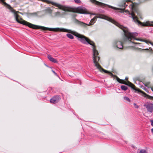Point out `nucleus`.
I'll return each instance as SVG.
<instances>
[{"instance_id":"obj_17","label":"nucleus","mask_w":153,"mask_h":153,"mask_svg":"<svg viewBox=\"0 0 153 153\" xmlns=\"http://www.w3.org/2000/svg\"><path fill=\"white\" fill-rule=\"evenodd\" d=\"M55 16H56L61 17V14L60 12H57L55 13Z\"/></svg>"},{"instance_id":"obj_7","label":"nucleus","mask_w":153,"mask_h":153,"mask_svg":"<svg viewBox=\"0 0 153 153\" xmlns=\"http://www.w3.org/2000/svg\"><path fill=\"white\" fill-rule=\"evenodd\" d=\"M90 1L93 3L94 4H95L101 6H108L109 7L111 8L112 9H114L115 10H120L124 12V9H121V8H118L113 6H112L110 5H109L106 4H103V3L100 2H99L96 0H90Z\"/></svg>"},{"instance_id":"obj_5","label":"nucleus","mask_w":153,"mask_h":153,"mask_svg":"<svg viewBox=\"0 0 153 153\" xmlns=\"http://www.w3.org/2000/svg\"><path fill=\"white\" fill-rule=\"evenodd\" d=\"M97 16H95L90 21V22H89L88 24H87L84 22H82L79 21H78V24L79 25H81V26H83L84 27H85L87 26H90L92 25L95 23V22L97 21V19L98 18L106 20L112 22L114 25L115 24L116 21L114 20H113V19H111L110 17H108L107 16H105L102 14H97Z\"/></svg>"},{"instance_id":"obj_24","label":"nucleus","mask_w":153,"mask_h":153,"mask_svg":"<svg viewBox=\"0 0 153 153\" xmlns=\"http://www.w3.org/2000/svg\"><path fill=\"white\" fill-rule=\"evenodd\" d=\"M134 105L135 108H138V106L135 103H134Z\"/></svg>"},{"instance_id":"obj_20","label":"nucleus","mask_w":153,"mask_h":153,"mask_svg":"<svg viewBox=\"0 0 153 153\" xmlns=\"http://www.w3.org/2000/svg\"><path fill=\"white\" fill-rule=\"evenodd\" d=\"M124 99L125 100H126L128 101L129 102H131V100L130 99L128 98V97H123Z\"/></svg>"},{"instance_id":"obj_26","label":"nucleus","mask_w":153,"mask_h":153,"mask_svg":"<svg viewBox=\"0 0 153 153\" xmlns=\"http://www.w3.org/2000/svg\"><path fill=\"white\" fill-rule=\"evenodd\" d=\"M52 71L56 76H58V75L54 71L52 70Z\"/></svg>"},{"instance_id":"obj_13","label":"nucleus","mask_w":153,"mask_h":153,"mask_svg":"<svg viewBox=\"0 0 153 153\" xmlns=\"http://www.w3.org/2000/svg\"><path fill=\"white\" fill-rule=\"evenodd\" d=\"M48 57L49 60L52 62L53 63H57L58 61L57 60L52 57L51 55H48Z\"/></svg>"},{"instance_id":"obj_8","label":"nucleus","mask_w":153,"mask_h":153,"mask_svg":"<svg viewBox=\"0 0 153 153\" xmlns=\"http://www.w3.org/2000/svg\"><path fill=\"white\" fill-rule=\"evenodd\" d=\"M116 79L117 81L119 83L128 85L134 90H135V86L129 81H127V82H126L123 80L121 79L118 77H117V79Z\"/></svg>"},{"instance_id":"obj_25","label":"nucleus","mask_w":153,"mask_h":153,"mask_svg":"<svg viewBox=\"0 0 153 153\" xmlns=\"http://www.w3.org/2000/svg\"><path fill=\"white\" fill-rule=\"evenodd\" d=\"M150 121L151 122V125L152 126H153V119L151 120Z\"/></svg>"},{"instance_id":"obj_4","label":"nucleus","mask_w":153,"mask_h":153,"mask_svg":"<svg viewBox=\"0 0 153 153\" xmlns=\"http://www.w3.org/2000/svg\"><path fill=\"white\" fill-rule=\"evenodd\" d=\"M115 25L123 30L126 38L129 41H131V44L136 43L132 41L133 40H139L138 39L135 38V37L138 35V33H137L135 32L133 33L129 32L127 28L120 25L119 23L116 22Z\"/></svg>"},{"instance_id":"obj_16","label":"nucleus","mask_w":153,"mask_h":153,"mask_svg":"<svg viewBox=\"0 0 153 153\" xmlns=\"http://www.w3.org/2000/svg\"><path fill=\"white\" fill-rule=\"evenodd\" d=\"M67 36L69 38L73 39H74L73 36L70 33H68L66 34Z\"/></svg>"},{"instance_id":"obj_10","label":"nucleus","mask_w":153,"mask_h":153,"mask_svg":"<svg viewBox=\"0 0 153 153\" xmlns=\"http://www.w3.org/2000/svg\"><path fill=\"white\" fill-rule=\"evenodd\" d=\"M59 100V97L58 96H55L50 100V102L53 103H56Z\"/></svg>"},{"instance_id":"obj_32","label":"nucleus","mask_w":153,"mask_h":153,"mask_svg":"<svg viewBox=\"0 0 153 153\" xmlns=\"http://www.w3.org/2000/svg\"><path fill=\"white\" fill-rule=\"evenodd\" d=\"M93 14L94 15H96L95 14Z\"/></svg>"},{"instance_id":"obj_11","label":"nucleus","mask_w":153,"mask_h":153,"mask_svg":"<svg viewBox=\"0 0 153 153\" xmlns=\"http://www.w3.org/2000/svg\"><path fill=\"white\" fill-rule=\"evenodd\" d=\"M114 44L116 47L119 49H122L123 48V43L121 42L115 41L114 42Z\"/></svg>"},{"instance_id":"obj_27","label":"nucleus","mask_w":153,"mask_h":153,"mask_svg":"<svg viewBox=\"0 0 153 153\" xmlns=\"http://www.w3.org/2000/svg\"><path fill=\"white\" fill-rule=\"evenodd\" d=\"M152 90L153 91V86L151 87Z\"/></svg>"},{"instance_id":"obj_1","label":"nucleus","mask_w":153,"mask_h":153,"mask_svg":"<svg viewBox=\"0 0 153 153\" xmlns=\"http://www.w3.org/2000/svg\"><path fill=\"white\" fill-rule=\"evenodd\" d=\"M24 25H27L29 27L34 29H41L43 30H49L51 31H54L64 32L71 33L78 38V40L81 42L85 44H89L90 45H92L93 47L94 46V47H96L94 45V43L90 39H88L86 37L76 32L72 31L70 30L62 28H50L46 27L43 26L33 25L25 20H24Z\"/></svg>"},{"instance_id":"obj_23","label":"nucleus","mask_w":153,"mask_h":153,"mask_svg":"<svg viewBox=\"0 0 153 153\" xmlns=\"http://www.w3.org/2000/svg\"><path fill=\"white\" fill-rule=\"evenodd\" d=\"M145 42H146L147 43H150L153 46V43H152V42H150L149 41L146 40H145Z\"/></svg>"},{"instance_id":"obj_29","label":"nucleus","mask_w":153,"mask_h":153,"mask_svg":"<svg viewBox=\"0 0 153 153\" xmlns=\"http://www.w3.org/2000/svg\"><path fill=\"white\" fill-rule=\"evenodd\" d=\"M62 14H63H63H65V12H63V13H62Z\"/></svg>"},{"instance_id":"obj_21","label":"nucleus","mask_w":153,"mask_h":153,"mask_svg":"<svg viewBox=\"0 0 153 153\" xmlns=\"http://www.w3.org/2000/svg\"><path fill=\"white\" fill-rule=\"evenodd\" d=\"M74 1L76 3L80 4L81 3V1L80 0H74Z\"/></svg>"},{"instance_id":"obj_30","label":"nucleus","mask_w":153,"mask_h":153,"mask_svg":"<svg viewBox=\"0 0 153 153\" xmlns=\"http://www.w3.org/2000/svg\"><path fill=\"white\" fill-rule=\"evenodd\" d=\"M149 49L151 51H152V49L151 48H149Z\"/></svg>"},{"instance_id":"obj_31","label":"nucleus","mask_w":153,"mask_h":153,"mask_svg":"<svg viewBox=\"0 0 153 153\" xmlns=\"http://www.w3.org/2000/svg\"><path fill=\"white\" fill-rule=\"evenodd\" d=\"M125 79H126V80H127L128 79V77H126Z\"/></svg>"},{"instance_id":"obj_18","label":"nucleus","mask_w":153,"mask_h":153,"mask_svg":"<svg viewBox=\"0 0 153 153\" xmlns=\"http://www.w3.org/2000/svg\"><path fill=\"white\" fill-rule=\"evenodd\" d=\"M121 88L122 90L124 91H126L128 89L127 87L125 85H122L121 86Z\"/></svg>"},{"instance_id":"obj_14","label":"nucleus","mask_w":153,"mask_h":153,"mask_svg":"<svg viewBox=\"0 0 153 153\" xmlns=\"http://www.w3.org/2000/svg\"><path fill=\"white\" fill-rule=\"evenodd\" d=\"M131 0H126V1H125L123 2V3L122 4H121L119 5V6L121 7H123L125 8L127 5L126 4V2L127 3L131 2Z\"/></svg>"},{"instance_id":"obj_2","label":"nucleus","mask_w":153,"mask_h":153,"mask_svg":"<svg viewBox=\"0 0 153 153\" xmlns=\"http://www.w3.org/2000/svg\"><path fill=\"white\" fill-rule=\"evenodd\" d=\"M129 8L132 10V12L130 13V12L126 10L125 12L127 14L130 15V17L132 18L134 22L136 24L140 25L143 26H153V22H150L149 21L147 22L146 23H142L141 22L138 21L137 19V17L134 14V12H136L138 14L137 9L136 5L134 4H132L130 5Z\"/></svg>"},{"instance_id":"obj_3","label":"nucleus","mask_w":153,"mask_h":153,"mask_svg":"<svg viewBox=\"0 0 153 153\" xmlns=\"http://www.w3.org/2000/svg\"><path fill=\"white\" fill-rule=\"evenodd\" d=\"M52 5L65 11L77 13L82 14L87 13V9L84 7H81L76 8L63 6L54 2L52 3Z\"/></svg>"},{"instance_id":"obj_6","label":"nucleus","mask_w":153,"mask_h":153,"mask_svg":"<svg viewBox=\"0 0 153 153\" xmlns=\"http://www.w3.org/2000/svg\"><path fill=\"white\" fill-rule=\"evenodd\" d=\"M92 48L93 52V60L94 65L100 71H101L103 68L98 63V62L100 59V57L97 56L99 53L97 51L96 49V47H94V46Z\"/></svg>"},{"instance_id":"obj_22","label":"nucleus","mask_w":153,"mask_h":153,"mask_svg":"<svg viewBox=\"0 0 153 153\" xmlns=\"http://www.w3.org/2000/svg\"><path fill=\"white\" fill-rule=\"evenodd\" d=\"M140 153H147L146 151L144 150H141L140 152Z\"/></svg>"},{"instance_id":"obj_28","label":"nucleus","mask_w":153,"mask_h":153,"mask_svg":"<svg viewBox=\"0 0 153 153\" xmlns=\"http://www.w3.org/2000/svg\"><path fill=\"white\" fill-rule=\"evenodd\" d=\"M151 131L153 133V128L151 129Z\"/></svg>"},{"instance_id":"obj_19","label":"nucleus","mask_w":153,"mask_h":153,"mask_svg":"<svg viewBox=\"0 0 153 153\" xmlns=\"http://www.w3.org/2000/svg\"><path fill=\"white\" fill-rule=\"evenodd\" d=\"M46 10L49 13L51 14L52 12V10L49 7L47 8Z\"/></svg>"},{"instance_id":"obj_12","label":"nucleus","mask_w":153,"mask_h":153,"mask_svg":"<svg viewBox=\"0 0 153 153\" xmlns=\"http://www.w3.org/2000/svg\"><path fill=\"white\" fill-rule=\"evenodd\" d=\"M138 92L142 93L143 94V95L145 97H147L149 99H151L152 98H153V97L147 94H146L144 92L141 91L140 90H137Z\"/></svg>"},{"instance_id":"obj_9","label":"nucleus","mask_w":153,"mask_h":153,"mask_svg":"<svg viewBox=\"0 0 153 153\" xmlns=\"http://www.w3.org/2000/svg\"><path fill=\"white\" fill-rule=\"evenodd\" d=\"M144 106L147 108L148 111L152 112L153 111V104L151 103H148L144 105Z\"/></svg>"},{"instance_id":"obj_15","label":"nucleus","mask_w":153,"mask_h":153,"mask_svg":"<svg viewBox=\"0 0 153 153\" xmlns=\"http://www.w3.org/2000/svg\"><path fill=\"white\" fill-rule=\"evenodd\" d=\"M102 71H104L105 73H107V74H109L112 77H115L116 78V79H117V77L116 76L113 75V74H112L110 72L108 71H107L105 70L104 69H102Z\"/></svg>"}]
</instances>
